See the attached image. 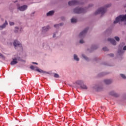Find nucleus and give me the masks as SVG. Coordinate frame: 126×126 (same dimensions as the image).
I'll return each mask as SVG.
<instances>
[{"label": "nucleus", "instance_id": "f257e3e1", "mask_svg": "<svg viewBox=\"0 0 126 126\" xmlns=\"http://www.w3.org/2000/svg\"><path fill=\"white\" fill-rule=\"evenodd\" d=\"M111 5V4H108L104 7L99 8L97 10H96L94 12V15H97V14H100V13H101V16H103V15L105 14L106 11H107V7H110Z\"/></svg>", "mask_w": 126, "mask_h": 126}, {"label": "nucleus", "instance_id": "f03ea898", "mask_svg": "<svg viewBox=\"0 0 126 126\" xmlns=\"http://www.w3.org/2000/svg\"><path fill=\"white\" fill-rule=\"evenodd\" d=\"M126 21V15H120L118 16L115 21L113 22L114 24H117V23H119V22H121V21Z\"/></svg>", "mask_w": 126, "mask_h": 126}, {"label": "nucleus", "instance_id": "7ed1b4c3", "mask_svg": "<svg viewBox=\"0 0 126 126\" xmlns=\"http://www.w3.org/2000/svg\"><path fill=\"white\" fill-rule=\"evenodd\" d=\"M31 69H32V70H35L36 71H37L38 72H40V73H43V74H45V73H47V74H49V72L45 71L38 67L36 66H33L31 65L30 66Z\"/></svg>", "mask_w": 126, "mask_h": 126}, {"label": "nucleus", "instance_id": "20e7f679", "mask_svg": "<svg viewBox=\"0 0 126 126\" xmlns=\"http://www.w3.org/2000/svg\"><path fill=\"white\" fill-rule=\"evenodd\" d=\"M86 11V8H79V7H76L74 9L73 12L74 13H85V12Z\"/></svg>", "mask_w": 126, "mask_h": 126}, {"label": "nucleus", "instance_id": "39448f33", "mask_svg": "<svg viewBox=\"0 0 126 126\" xmlns=\"http://www.w3.org/2000/svg\"><path fill=\"white\" fill-rule=\"evenodd\" d=\"M103 88V86L99 85H95L92 88L93 90H95V91H102Z\"/></svg>", "mask_w": 126, "mask_h": 126}, {"label": "nucleus", "instance_id": "423d86ee", "mask_svg": "<svg viewBox=\"0 0 126 126\" xmlns=\"http://www.w3.org/2000/svg\"><path fill=\"white\" fill-rule=\"evenodd\" d=\"M28 8V6L27 5H24L23 6H18L17 9L20 11H25Z\"/></svg>", "mask_w": 126, "mask_h": 126}, {"label": "nucleus", "instance_id": "0eeeda50", "mask_svg": "<svg viewBox=\"0 0 126 126\" xmlns=\"http://www.w3.org/2000/svg\"><path fill=\"white\" fill-rule=\"evenodd\" d=\"M87 31H88V28H86L82 32H81L79 34L80 38H83L86 35V33H87Z\"/></svg>", "mask_w": 126, "mask_h": 126}, {"label": "nucleus", "instance_id": "6e6552de", "mask_svg": "<svg viewBox=\"0 0 126 126\" xmlns=\"http://www.w3.org/2000/svg\"><path fill=\"white\" fill-rule=\"evenodd\" d=\"M13 45L15 47V48H22V44L19 42V41L17 40H14L13 42Z\"/></svg>", "mask_w": 126, "mask_h": 126}, {"label": "nucleus", "instance_id": "1a4fd4ad", "mask_svg": "<svg viewBox=\"0 0 126 126\" xmlns=\"http://www.w3.org/2000/svg\"><path fill=\"white\" fill-rule=\"evenodd\" d=\"M68 5H76L77 4H79V2L76 0H73L69 1L68 2Z\"/></svg>", "mask_w": 126, "mask_h": 126}, {"label": "nucleus", "instance_id": "9d476101", "mask_svg": "<svg viewBox=\"0 0 126 126\" xmlns=\"http://www.w3.org/2000/svg\"><path fill=\"white\" fill-rule=\"evenodd\" d=\"M14 32V33H21V32H22V28L15 27Z\"/></svg>", "mask_w": 126, "mask_h": 126}, {"label": "nucleus", "instance_id": "9b49d317", "mask_svg": "<svg viewBox=\"0 0 126 126\" xmlns=\"http://www.w3.org/2000/svg\"><path fill=\"white\" fill-rule=\"evenodd\" d=\"M124 54H125V51H124V50H122V49H120V48L118 49V56L122 57V56H123Z\"/></svg>", "mask_w": 126, "mask_h": 126}, {"label": "nucleus", "instance_id": "f8f14e48", "mask_svg": "<svg viewBox=\"0 0 126 126\" xmlns=\"http://www.w3.org/2000/svg\"><path fill=\"white\" fill-rule=\"evenodd\" d=\"M7 24V21L5 20V23H4L3 24L0 26V30H2V29H4V28L6 27Z\"/></svg>", "mask_w": 126, "mask_h": 126}, {"label": "nucleus", "instance_id": "ddd939ff", "mask_svg": "<svg viewBox=\"0 0 126 126\" xmlns=\"http://www.w3.org/2000/svg\"><path fill=\"white\" fill-rule=\"evenodd\" d=\"M16 63H18V61H17L16 58H13L10 64H11V65H14V64H16Z\"/></svg>", "mask_w": 126, "mask_h": 126}, {"label": "nucleus", "instance_id": "4468645a", "mask_svg": "<svg viewBox=\"0 0 126 126\" xmlns=\"http://www.w3.org/2000/svg\"><path fill=\"white\" fill-rule=\"evenodd\" d=\"M107 40L109 41V42H110V43H111V44H112V45H114V46H116V45H117V43H116V40H115V39H114L109 38H108Z\"/></svg>", "mask_w": 126, "mask_h": 126}, {"label": "nucleus", "instance_id": "2eb2a0df", "mask_svg": "<svg viewBox=\"0 0 126 126\" xmlns=\"http://www.w3.org/2000/svg\"><path fill=\"white\" fill-rule=\"evenodd\" d=\"M84 83V82H83V81L82 80H78L75 82L76 84L80 85V86H81V85H82V84H83Z\"/></svg>", "mask_w": 126, "mask_h": 126}, {"label": "nucleus", "instance_id": "dca6fc26", "mask_svg": "<svg viewBox=\"0 0 126 126\" xmlns=\"http://www.w3.org/2000/svg\"><path fill=\"white\" fill-rule=\"evenodd\" d=\"M49 30H50V26H47L46 27H44L42 28V32H47V31H49Z\"/></svg>", "mask_w": 126, "mask_h": 126}, {"label": "nucleus", "instance_id": "f3484780", "mask_svg": "<svg viewBox=\"0 0 126 126\" xmlns=\"http://www.w3.org/2000/svg\"><path fill=\"white\" fill-rule=\"evenodd\" d=\"M104 83H105V84H111V83H112V82H113V81H112V80L110 79H105L104 80Z\"/></svg>", "mask_w": 126, "mask_h": 126}, {"label": "nucleus", "instance_id": "a211bd4d", "mask_svg": "<svg viewBox=\"0 0 126 126\" xmlns=\"http://www.w3.org/2000/svg\"><path fill=\"white\" fill-rule=\"evenodd\" d=\"M80 88L82 89H84L85 90H86L87 89H88V87H87V86H86V85L84 84V83H83L81 86H80Z\"/></svg>", "mask_w": 126, "mask_h": 126}, {"label": "nucleus", "instance_id": "6ab92c4d", "mask_svg": "<svg viewBox=\"0 0 126 126\" xmlns=\"http://www.w3.org/2000/svg\"><path fill=\"white\" fill-rule=\"evenodd\" d=\"M73 59L74 61H76V62H79V58H78V56L76 54H74L73 55Z\"/></svg>", "mask_w": 126, "mask_h": 126}, {"label": "nucleus", "instance_id": "aec40b11", "mask_svg": "<svg viewBox=\"0 0 126 126\" xmlns=\"http://www.w3.org/2000/svg\"><path fill=\"white\" fill-rule=\"evenodd\" d=\"M110 95H111V96H114L115 97H117L118 96L117 93H116L114 91H112L110 92Z\"/></svg>", "mask_w": 126, "mask_h": 126}, {"label": "nucleus", "instance_id": "412c9836", "mask_svg": "<svg viewBox=\"0 0 126 126\" xmlns=\"http://www.w3.org/2000/svg\"><path fill=\"white\" fill-rule=\"evenodd\" d=\"M54 13H55V11H50L47 13V16H51V15H53Z\"/></svg>", "mask_w": 126, "mask_h": 126}, {"label": "nucleus", "instance_id": "4be33fe9", "mask_svg": "<svg viewBox=\"0 0 126 126\" xmlns=\"http://www.w3.org/2000/svg\"><path fill=\"white\" fill-rule=\"evenodd\" d=\"M82 57H83V59L85 60L87 62H89V59L86 57L84 54L82 55Z\"/></svg>", "mask_w": 126, "mask_h": 126}, {"label": "nucleus", "instance_id": "5701e85b", "mask_svg": "<svg viewBox=\"0 0 126 126\" xmlns=\"http://www.w3.org/2000/svg\"><path fill=\"white\" fill-rule=\"evenodd\" d=\"M63 23H60V24L54 25V27L56 28H59V26H63Z\"/></svg>", "mask_w": 126, "mask_h": 126}, {"label": "nucleus", "instance_id": "b1692460", "mask_svg": "<svg viewBox=\"0 0 126 126\" xmlns=\"http://www.w3.org/2000/svg\"><path fill=\"white\" fill-rule=\"evenodd\" d=\"M98 77H101V76H104V75H106V73L105 72H101L98 74Z\"/></svg>", "mask_w": 126, "mask_h": 126}, {"label": "nucleus", "instance_id": "393cba45", "mask_svg": "<svg viewBox=\"0 0 126 126\" xmlns=\"http://www.w3.org/2000/svg\"><path fill=\"white\" fill-rule=\"evenodd\" d=\"M43 48L44 49H45V50H48V49H50V46H49L48 45H47V44H44L43 45Z\"/></svg>", "mask_w": 126, "mask_h": 126}, {"label": "nucleus", "instance_id": "a878e982", "mask_svg": "<svg viewBox=\"0 0 126 126\" xmlns=\"http://www.w3.org/2000/svg\"><path fill=\"white\" fill-rule=\"evenodd\" d=\"M71 23H76V22H77V20H76V19H74V18H72L71 20Z\"/></svg>", "mask_w": 126, "mask_h": 126}, {"label": "nucleus", "instance_id": "bb28decb", "mask_svg": "<svg viewBox=\"0 0 126 126\" xmlns=\"http://www.w3.org/2000/svg\"><path fill=\"white\" fill-rule=\"evenodd\" d=\"M120 75H121V77H122V78H123V79H126V75H125L124 74H121Z\"/></svg>", "mask_w": 126, "mask_h": 126}, {"label": "nucleus", "instance_id": "cd10ccee", "mask_svg": "<svg viewBox=\"0 0 126 126\" xmlns=\"http://www.w3.org/2000/svg\"><path fill=\"white\" fill-rule=\"evenodd\" d=\"M115 39L116 41H117V42L120 41V37H119V36H115Z\"/></svg>", "mask_w": 126, "mask_h": 126}, {"label": "nucleus", "instance_id": "c85d7f7f", "mask_svg": "<svg viewBox=\"0 0 126 126\" xmlns=\"http://www.w3.org/2000/svg\"><path fill=\"white\" fill-rule=\"evenodd\" d=\"M54 77H55V78H59V77H60V75L57 73H55L54 74Z\"/></svg>", "mask_w": 126, "mask_h": 126}, {"label": "nucleus", "instance_id": "c756f323", "mask_svg": "<svg viewBox=\"0 0 126 126\" xmlns=\"http://www.w3.org/2000/svg\"><path fill=\"white\" fill-rule=\"evenodd\" d=\"M124 46H125V43L122 42V43L120 44V45H119V47H121L122 49V48L124 47Z\"/></svg>", "mask_w": 126, "mask_h": 126}, {"label": "nucleus", "instance_id": "7c9ffc66", "mask_svg": "<svg viewBox=\"0 0 126 126\" xmlns=\"http://www.w3.org/2000/svg\"><path fill=\"white\" fill-rule=\"evenodd\" d=\"M16 61L17 62H18V61H21V58H20V57H17V58H16Z\"/></svg>", "mask_w": 126, "mask_h": 126}, {"label": "nucleus", "instance_id": "2f4dec72", "mask_svg": "<svg viewBox=\"0 0 126 126\" xmlns=\"http://www.w3.org/2000/svg\"><path fill=\"white\" fill-rule=\"evenodd\" d=\"M9 24H10V26H13V25H14V22H9Z\"/></svg>", "mask_w": 126, "mask_h": 126}, {"label": "nucleus", "instance_id": "473e14b6", "mask_svg": "<svg viewBox=\"0 0 126 126\" xmlns=\"http://www.w3.org/2000/svg\"><path fill=\"white\" fill-rule=\"evenodd\" d=\"M103 51H105V52H107V51H108V48H107V47L103 48Z\"/></svg>", "mask_w": 126, "mask_h": 126}, {"label": "nucleus", "instance_id": "72a5a7b5", "mask_svg": "<svg viewBox=\"0 0 126 126\" xmlns=\"http://www.w3.org/2000/svg\"><path fill=\"white\" fill-rule=\"evenodd\" d=\"M79 43H80V44H83V43H84V41L82 39H81V40H80Z\"/></svg>", "mask_w": 126, "mask_h": 126}, {"label": "nucleus", "instance_id": "f704fd0d", "mask_svg": "<svg viewBox=\"0 0 126 126\" xmlns=\"http://www.w3.org/2000/svg\"><path fill=\"white\" fill-rule=\"evenodd\" d=\"M34 14H35V12H33L31 14V16H32V17L34 16Z\"/></svg>", "mask_w": 126, "mask_h": 126}, {"label": "nucleus", "instance_id": "c9c22d12", "mask_svg": "<svg viewBox=\"0 0 126 126\" xmlns=\"http://www.w3.org/2000/svg\"><path fill=\"white\" fill-rule=\"evenodd\" d=\"M92 49H93V50H95V49H96V46L94 45V46H92Z\"/></svg>", "mask_w": 126, "mask_h": 126}, {"label": "nucleus", "instance_id": "e433bc0d", "mask_svg": "<svg viewBox=\"0 0 126 126\" xmlns=\"http://www.w3.org/2000/svg\"><path fill=\"white\" fill-rule=\"evenodd\" d=\"M109 56H110V57H114V54H109Z\"/></svg>", "mask_w": 126, "mask_h": 126}, {"label": "nucleus", "instance_id": "4c0bfd02", "mask_svg": "<svg viewBox=\"0 0 126 126\" xmlns=\"http://www.w3.org/2000/svg\"><path fill=\"white\" fill-rule=\"evenodd\" d=\"M123 51H126V45L123 47Z\"/></svg>", "mask_w": 126, "mask_h": 126}, {"label": "nucleus", "instance_id": "58836bf2", "mask_svg": "<svg viewBox=\"0 0 126 126\" xmlns=\"http://www.w3.org/2000/svg\"><path fill=\"white\" fill-rule=\"evenodd\" d=\"M0 57H1V58H4V57L2 54H1V53H0Z\"/></svg>", "mask_w": 126, "mask_h": 126}, {"label": "nucleus", "instance_id": "ea45409f", "mask_svg": "<svg viewBox=\"0 0 126 126\" xmlns=\"http://www.w3.org/2000/svg\"><path fill=\"white\" fill-rule=\"evenodd\" d=\"M91 6H93V4H90L89 5V7H91Z\"/></svg>", "mask_w": 126, "mask_h": 126}, {"label": "nucleus", "instance_id": "a19ab883", "mask_svg": "<svg viewBox=\"0 0 126 126\" xmlns=\"http://www.w3.org/2000/svg\"><path fill=\"white\" fill-rule=\"evenodd\" d=\"M56 37V33H54L53 35V38H55Z\"/></svg>", "mask_w": 126, "mask_h": 126}, {"label": "nucleus", "instance_id": "79ce46f5", "mask_svg": "<svg viewBox=\"0 0 126 126\" xmlns=\"http://www.w3.org/2000/svg\"><path fill=\"white\" fill-rule=\"evenodd\" d=\"M32 63H33V64H38V63L36 62H32Z\"/></svg>", "mask_w": 126, "mask_h": 126}, {"label": "nucleus", "instance_id": "37998d69", "mask_svg": "<svg viewBox=\"0 0 126 126\" xmlns=\"http://www.w3.org/2000/svg\"><path fill=\"white\" fill-rule=\"evenodd\" d=\"M101 110H103V109H104V107H101Z\"/></svg>", "mask_w": 126, "mask_h": 126}, {"label": "nucleus", "instance_id": "c03bdc74", "mask_svg": "<svg viewBox=\"0 0 126 126\" xmlns=\"http://www.w3.org/2000/svg\"><path fill=\"white\" fill-rule=\"evenodd\" d=\"M14 2H17V0H16Z\"/></svg>", "mask_w": 126, "mask_h": 126}]
</instances>
